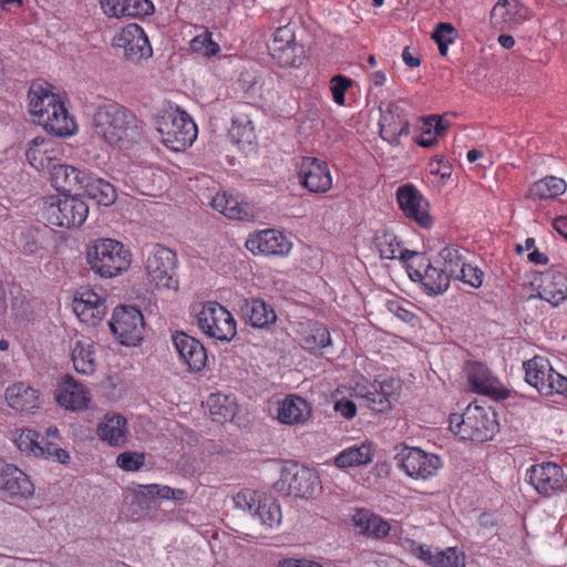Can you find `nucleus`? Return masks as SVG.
<instances>
[{"mask_svg": "<svg viewBox=\"0 0 567 567\" xmlns=\"http://www.w3.org/2000/svg\"><path fill=\"white\" fill-rule=\"evenodd\" d=\"M93 134L111 147L128 150L144 134L142 122L117 103H104L92 117Z\"/></svg>", "mask_w": 567, "mask_h": 567, "instance_id": "f257e3e1", "label": "nucleus"}, {"mask_svg": "<svg viewBox=\"0 0 567 567\" xmlns=\"http://www.w3.org/2000/svg\"><path fill=\"white\" fill-rule=\"evenodd\" d=\"M28 101L29 113L47 132L59 137H68L76 132L75 121L48 82H32L28 91Z\"/></svg>", "mask_w": 567, "mask_h": 567, "instance_id": "f03ea898", "label": "nucleus"}, {"mask_svg": "<svg viewBox=\"0 0 567 567\" xmlns=\"http://www.w3.org/2000/svg\"><path fill=\"white\" fill-rule=\"evenodd\" d=\"M159 142L173 152H184L197 138V126L193 118L179 107L165 110L155 118Z\"/></svg>", "mask_w": 567, "mask_h": 567, "instance_id": "7ed1b4c3", "label": "nucleus"}, {"mask_svg": "<svg viewBox=\"0 0 567 567\" xmlns=\"http://www.w3.org/2000/svg\"><path fill=\"white\" fill-rule=\"evenodd\" d=\"M86 262L96 276L113 278L130 267L131 254L122 243L101 238L87 247Z\"/></svg>", "mask_w": 567, "mask_h": 567, "instance_id": "20e7f679", "label": "nucleus"}, {"mask_svg": "<svg viewBox=\"0 0 567 567\" xmlns=\"http://www.w3.org/2000/svg\"><path fill=\"white\" fill-rule=\"evenodd\" d=\"M450 430L462 440L484 442L494 435L495 414L488 408L470 404L463 413L450 415Z\"/></svg>", "mask_w": 567, "mask_h": 567, "instance_id": "39448f33", "label": "nucleus"}, {"mask_svg": "<svg viewBox=\"0 0 567 567\" xmlns=\"http://www.w3.org/2000/svg\"><path fill=\"white\" fill-rule=\"evenodd\" d=\"M42 214L53 226L75 228L86 220L89 206L78 196L53 195L43 198Z\"/></svg>", "mask_w": 567, "mask_h": 567, "instance_id": "423d86ee", "label": "nucleus"}, {"mask_svg": "<svg viewBox=\"0 0 567 567\" xmlns=\"http://www.w3.org/2000/svg\"><path fill=\"white\" fill-rule=\"evenodd\" d=\"M176 254L162 245H155L148 251L145 259L147 279L158 290H173L178 288L176 275Z\"/></svg>", "mask_w": 567, "mask_h": 567, "instance_id": "0eeeda50", "label": "nucleus"}, {"mask_svg": "<svg viewBox=\"0 0 567 567\" xmlns=\"http://www.w3.org/2000/svg\"><path fill=\"white\" fill-rule=\"evenodd\" d=\"M320 487L319 475L316 471L298 463L286 464L274 488L281 495L310 497Z\"/></svg>", "mask_w": 567, "mask_h": 567, "instance_id": "6e6552de", "label": "nucleus"}, {"mask_svg": "<svg viewBox=\"0 0 567 567\" xmlns=\"http://www.w3.org/2000/svg\"><path fill=\"white\" fill-rule=\"evenodd\" d=\"M525 380L543 395H566L567 378L556 372L549 360L535 355L524 362Z\"/></svg>", "mask_w": 567, "mask_h": 567, "instance_id": "1a4fd4ad", "label": "nucleus"}, {"mask_svg": "<svg viewBox=\"0 0 567 567\" xmlns=\"http://www.w3.org/2000/svg\"><path fill=\"white\" fill-rule=\"evenodd\" d=\"M196 319L199 330L209 338L230 341L237 333L233 315L218 302L208 301L204 303Z\"/></svg>", "mask_w": 567, "mask_h": 567, "instance_id": "9d476101", "label": "nucleus"}, {"mask_svg": "<svg viewBox=\"0 0 567 567\" xmlns=\"http://www.w3.org/2000/svg\"><path fill=\"white\" fill-rule=\"evenodd\" d=\"M109 327L123 346L135 347L143 340L144 317L136 307H116L112 312Z\"/></svg>", "mask_w": 567, "mask_h": 567, "instance_id": "9b49d317", "label": "nucleus"}, {"mask_svg": "<svg viewBox=\"0 0 567 567\" xmlns=\"http://www.w3.org/2000/svg\"><path fill=\"white\" fill-rule=\"evenodd\" d=\"M394 458L398 466L412 478L426 480L443 466L436 454L426 453L419 447L401 446Z\"/></svg>", "mask_w": 567, "mask_h": 567, "instance_id": "f8f14e48", "label": "nucleus"}, {"mask_svg": "<svg viewBox=\"0 0 567 567\" xmlns=\"http://www.w3.org/2000/svg\"><path fill=\"white\" fill-rule=\"evenodd\" d=\"M526 481L539 495L545 497L556 495L567 486L564 470L554 462H542L528 467Z\"/></svg>", "mask_w": 567, "mask_h": 567, "instance_id": "ddd939ff", "label": "nucleus"}, {"mask_svg": "<svg viewBox=\"0 0 567 567\" xmlns=\"http://www.w3.org/2000/svg\"><path fill=\"white\" fill-rule=\"evenodd\" d=\"M113 43L116 48L122 49L125 59L133 63H141L153 55V49L146 33L136 23L124 27L114 37Z\"/></svg>", "mask_w": 567, "mask_h": 567, "instance_id": "4468645a", "label": "nucleus"}, {"mask_svg": "<svg viewBox=\"0 0 567 567\" xmlns=\"http://www.w3.org/2000/svg\"><path fill=\"white\" fill-rule=\"evenodd\" d=\"M72 308L81 322L96 326L106 315L105 297L93 288L82 287L73 296Z\"/></svg>", "mask_w": 567, "mask_h": 567, "instance_id": "2eb2a0df", "label": "nucleus"}, {"mask_svg": "<svg viewBox=\"0 0 567 567\" xmlns=\"http://www.w3.org/2000/svg\"><path fill=\"white\" fill-rule=\"evenodd\" d=\"M245 246L251 254L264 256H287L292 249L290 239L274 228L250 234Z\"/></svg>", "mask_w": 567, "mask_h": 567, "instance_id": "dca6fc26", "label": "nucleus"}, {"mask_svg": "<svg viewBox=\"0 0 567 567\" xmlns=\"http://www.w3.org/2000/svg\"><path fill=\"white\" fill-rule=\"evenodd\" d=\"M301 185L311 193H327L332 187V176L328 164L317 157H303L299 167Z\"/></svg>", "mask_w": 567, "mask_h": 567, "instance_id": "f3484780", "label": "nucleus"}, {"mask_svg": "<svg viewBox=\"0 0 567 567\" xmlns=\"http://www.w3.org/2000/svg\"><path fill=\"white\" fill-rule=\"evenodd\" d=\"M396 200L409 219L424 228L430 227L432 219L429 215V203L414 185L400 186L396 190Z\"/></svg>", "mask_w": 567, "mask_h": 567, "instance_id": "a211bd4d", "label": "nucleus"}, {"mask_svg": "<svg viewBox=\"0 0 567 567\" xmlns=\"http://www.w3.org/2000/svg\"><path fill=\"white\" fill-rule=\"evenodd\" d=\"M380 112L381 137L392 145H399L400 137L408 136L410 133V123L404 110L398 104L389 103L385 107H381Z\"/></svg>", "mask_w": 567, "mask_h": 567, "instance_id": "6ab92c4d", "label": "nucleus"}, {"mask_svg": "<svg viewBox=\"0 0 567 567\" xmlns=\"http://www.w3.org/2000/svg\"><path fill=\"white\" fill-rule=\"evenodd\" d=\"M24 154L27 162L35 171L49 172L60 158L61 152L54 141L37 136L27 143Z\"/></svg>", "mask_w": 567, "mask_h": 567, "instance_id": "aec40b11", "label": "nucleus"}, {"mask_svg": "<svg viewBox=\"0 0 567 567\" xmlns=\"http://www.w3.org/2000/svg\"><path fill=\"white\" fill-rule=\"evenodd\" d=\"M0 491L13 499H28L33 496L34 486L20 468L0 462Z\"/></svg>", "mask_w": 567, "mask_h": 567, "instance_id": "412c9836", "label": "nucleus"}, {"mask_svg": "<svg viewBox=\"0 0 567 567\" xmlns=\"http://www.w3.org/2000/svg\"><path fill=\"white\" fill-rule=\"evenodd\" d=\"M558 307L567 300V275L560 268H550L540 274L537 293L533 296Z\"/></svg>", "mask_w": 567, "mask_h": 567, "instance_id": "4be33fe9", "label": "nucleus"}, {"mask_svg": "<svg viewBox=\"0 0 567 567\" xmlns=\"http://www.w3.org/2000/svg\"><path fill=\"white\" fill-rule=\"evenodd\" d=\"M530 19V11L519 0H498L491 10L493 27L504 30L515 28Z\"/></svg>", "mask_w": 567, "mask_h": 567, "instance_id": "5701e85b", "label": "nucleus"}, {"mask_svg": "<svg viewBox=\"0 0 567 567\" xmlns=\"http://www.w3.org/2000/svg\"><path fill=\"white\" fill-rule=\"evenodd\" d=\"M172 341L179 359L189 371L197 372L205 367L206 349L197 339L184 332H176L172 336Z\"/></svg>", "mask_w": 567, "mask_h": 567, "instance_id": "b1692460", "label": "nucleus"}, {"mask_svg": "<svg viewBox=\"0 0 567 567\" xmlns=\"http://www.w3.org/2000/svg\"><path fill=\"white\" fill-rule=\"evenodd\" d=\"M311 405L301 396L289 394L277 402L276 417L287 425L305 424L311 416Z\"/></svg>", "mask_w": 567, "mask_h": 567, "instance_id": "393cba45", "label": "nucleus"}, {"mask_svg": "<svg viewBox=\"0 0 567 567\" xmlns=\"http://www.w3.org/2000/svg\"><path fill=\"white\" fill-rule=\"evenodd\" d=\"M56 401L66 410H83L90 402V393L73 377L66 375L56 391Z\"/></svg>", "mask_w": 567, "mask_h": 567, "instance_id": "a878e982", "label": "nucleus"}, {"mask_svg": "<svg viewBox=\"0 0 567 567\" xmlns=\"http://www.w3.org/2000/svg\"><path fill=\"white\" fill-rule=\"evenodd\" d=\"M4 400L9 408L18 412H30L40 406L39 391L23 382H16L4 391Z\"/></svg>", "mask_w": 567, "mask_h": 567, "instance_id": "bb28decb", "label": "nucleus"}, {"mask_svg": "<svg viewBox=\"0 0 567 567\" xmlns=\"http://www.w3.org/2000/svg\"><path fill=\"white\" fill-rule=\"evenodd\" d=\"M51 185L58 190L70 193L79 190L85 182L86 175L79 168L58 162L50 168Z\"/></svg>", "mask_w": 567, "mask_h": 567, "instance_id": "cd10ccee", "label": "nucleus"}, {"mask_svg": "<svg viewBox=\"0 0 567 567\" xmlns=\"http://www.w3.org/2000/svg\"><path fill=\"white\" fill-rule=\"evenodd\" d=\"M103 12L110 18H135L153 13L150 0H100Z\"/></svg>", "mask_w": 567, "mask_h": 567, "instance_id": "c85d7f7f", "label": "nucleus"}, {"mask_svg": "<svg viewBox=\"0 0 567 567\" xmlns=\"http://www.w3.org/2000/svg\"><path fill=\"white\" fill-rule=\"evenodd\" d=\"M352 524L360 534L377 539L386 537L391 530L388 520L364 508L355 511L352 515Z\"/></svg>", "mask_w": 567, "mask_h": 567, "instance_id": "c756f323", "label": "nucleus"}, {"mask_svg": "<svg viewBox=\"0 0 567 567\" xmlns=\"http://www.w3.org/2000/svg\"><path fill=\"white\" fill-rule=\"evenodd\" d=\"M212 207L229 219L252 220L255 217L254 207L226 193L216 194L210 202Z\"/></svg>", "mask_w": 567, "mask_h": 567, "instance_id": "7c9ffc66", "label": "nucleus"}, {"mask_svg": "<svg viewBox=\"0 0 567 567\" xmlns=\"http://www.w3.org/2000/svg\"><path fill=\"white\" fill-rule=\"evenodd\" d=\"M467 379L470 389L473 392L497 395L501 391L498 379L492 375L483 363L475 362L470 364L467 368Z\"/></svg>", "mask_w": 567, "mask_h": 567, "instance_id": "2f4dec72", "label": "nucleus"}, {"mask_svg": "<svg viewBox=\"0 0 567 567\" xmlns=\"http://www.w3.org/2000/svg\"><path fill=\"white\" fill-rule=\"evenodd\" d=\"M126 424L121 414H106L97 425V436L111 446H122L126 441Z\"/></svg>", "mask_w": 567, "mask_h": 567, "instance_id": "473e14b6", "label": "nucleus"}, {"mask_svg": "<svg viewBox=\"0 0 567 567\" xmlns=\"http://www.w3.org/2000/svg\"><path fill=\"white\" fill-rule=\"evenodd\" d=\"M375 248L382 259L393 260L399 258L406 262L412 257L416 256V252L402 249L401 245L394 234L388 231H380L374 237Z\"/></svg>", "mask_w": 567, "mask_h": 567, "instance_id": "72a5a7b5", "label": "nucleus"}, {"mask_svg": "<svg viewBox=\"0 0 567 567\" xmlns=\"http://www.w3.org/2000/svg\"><path fill=\"white\" fill-rule=\"evenodd\" d=\"M352 390L354 395L363 399L367 405L373 411L385 412L391 408L389 399L381 393L378 385L364 378L355 381Z\"/></svg>", "mask_w": 567, "mask_h": 567, "instance_id": "f704fd0d", "label": "nucleus"}, {"mask_svg": "<svg viewBox=\"0 0 567 567\" xmlns=\"http://www.w3.org/2000/svg\"><path fill=\"white\" fill-rule=\"evenodd\" d=\"M374 452L370 443L352 445L342 450L334 458V464L339 468L362 466L372 461Z\"/></svg>", "mask_w": 567, "mask_h": 567, "instance_id": "c9c22d12", "label": "nucleus"}, {"mask_svg": "<svg viewBox=\"0 0 567 567\" xmlns=\"http://www.w3.org/2000/svg\"><path fill=\"white\" fill-rule=\"evenodd\" d=\"M331 343L329 330L321 323H308L300 337L301 347L309 352H319Z\"/></svg>", "mask_w": 567, "mask_h": 567, "instance_id": "e433bc0d", "label": "nucleus"}, {"mask_svg": "<svg viewBox=\"0 0 567 567\" xmlns=\"http://www.w3.org/2000/svg\"><path fill=\"white\" fill-rule=\"evenodd\" d=\"M81 188L97 205L111 206L116 199L114 186L102 178L86 177Z\"/></svg>", "mask_w": 567, "mask_h": 567, "instance_id": "4c0bfd02", "label": "nucleus"}, {"mask_svg": "<svg viewBox=\"0 0 567 567\" xmlns=\"http://www.w3.org/2000/svg\"><path fill=\"white\" fill-rule=\"evenodd\" d=\"M72 362L78 373L92 375L96 370L93 344L87 341H76L72 348Z\"/></svg>", "mask_w": 567, "mask_h": 567, "instance_id": "58836bf2", "label": "nucleus"}, {"mask_svg": "<svg viewBox=\"0 0 567 567\" xmlns=\"http://www.w3.org/2000/svg\"><path fill=\"white\" fill-rule=\"evenodd\" d=\"M295 44V31L290 24H286L277 28L272 34L271 41L268 43V50L270 54L279 60L284 59V55L288 54L287 59L282 62L288 63L289 53L292 52Z\"/></svg>", "mask_w": 567, "mask_h": 567, "instance_id": "ea45409f", "label": "nucleus"}, {"mask_svg": "<svg viewBox=\"0 0 567 567\" xmlns=\"http://www.w3.org/2000/svg\"><path fill=\"white\" fill-rule=\"evenodd\" d=\"M252 515L259 519L260 524L268 528L279 526L282 518L278 502L274 497L262 494L256 504Z\"/></svg>", "mask_w": 567, "mask_h": 567, "instance_id": "a19ab883", "label": "nucleus"}, {"mask_svg": "<svg viewBox=\"0 0 567 567\" xmlns=\"http://www.w3.org/2000/svg\"><path fill=\"white\" fill-rule=\"evenodd\" d=\"M567 185L563 178L546 176L535 182L529 188V196L534 199H555L566 192Z\"/></svg>", "mask_w": 567, "mask_h": 567, "instance_id": "79ce46f5", "label": "nucleus"}, {"mask_svg": "<svg viewBox=\"0 0 567 567\" xmlns=\"http://www.w3.org/2000/svg\"><path fill=\"white\" fill-rule=\"evenodd\" d=\"M451 277L441 268L426 262L424 265L423 287L431 296H437L447 290Z\"/></svg>", "mask_w": 567, "mask_h": 567, "instance_id": "37998d69", "label": "nucleus"}, {"mask_svg": "<svg viewBox=\"0 0 567 567\" xmlns=\"http://www.w3.org/2000/svg\"><path fill=\"white\" fill-rule=\"evenodd\" d=\"M246 316L250 323L257 328L267 327L276 321L275 310L260 299H252L246 303Z\"/></svg>", "mask_w": 567, "mask_h": 567, "instance_id": "c03bdc74", "label": "nucleus"}, {"mask_svg": "<svg viewBox=\"0 0 567 567\" xmlns=\"http://www.w3.org/2000/svg\"><path fill=\"white\" fill-rule=\"evenodd\" d=\"M464 252H466V250L461 249L458 246L451 245L444 247L439 254V259L442 264L441 268L452 279H454L455 276L461 272V269L466 265Z\"/></svg>", "mask_w": 567, "mask_h": 567, "instance_id": "a18cd8bd", "label": "nucleus"}, {"mask_svg": "<svg viewBox=\"0 0 567 567\" xmlns=\"http://www.w3.org/2000/svg\"><path fill=\"white\" fill-rule=\"evenodd\" d=\"M229 135L231 141L239 146L250 145L256 138L252 123L246 116H238L233 120Z\"/></svg>", "mask_w": 567, "mask_h": 567, "instance_id": "49530a36", "label": "nucleus"}, {"mask_svg": "<svg viewBox=\"0 0 567 567\" xmlns=\"http://www.w3.org/2000/svg\"><path fill=\"white\" fill-rule=\"evenodd\" d=\"M446 127L442 123V118L437 115H432L424 120L421 125V134L417 138V144L422 147L433 146L437 137L443 135Z\"/></svg>", "mask_w": 567, "mask_h": 567, "instance_id": "de8ad7c7", "label": "nucleus"}, {"mask_svg": "<svg viewBox=\"0 0 567 567\" xmlns=\"http://www.w3.org/2000/svg\"><path fill=\"white\" fill-rule=\"evenodd\" d=\"M189 50L203 58H212L220 51V47L213 40L212 33L205 30L193 38L189 42Z\"/></svg>", "mask_w": 567, "mask_h": 567, "instance_id": "09e8293b", "label": "nucleus"}, {"mask_svg": "<svg viewBox=\"0 0 567 567\" xmlns=\"http://www.w3.org/2000/svg\"><path fill=\"white\" fill-rule=\"evenodd\" d=\"M227 401L228 399L220 394H212L209 396L207 404L214 421L224 423L233 420L235 416V408L231 404L225 405L223 403Z\"/></svg>", "mask_w": 567, "mask_h": 567, "instance_id": "8fccbe9b", "label": "nucleus"}, {"mask_svg": "<svg viewBox=\"0 0 567 567\" xmlns=\"http://www.w3.org/2000/svg\"><path fill=\"white\" fill-rule=\"evenodd\" d=\"M465 556L456 547H447L443 550L435 549V560L433 567H463Z\"/></svg>", "mask_w": 567, "mask_h": 567, "instance_id": "3c124183", "label": "nucleus"}, {"mask_svg": "<svg viewBox=\"0 0 567 567\" xmlns=\"http://www.w3.org/2000/svg\"><path fill=\"white\" fill-rule=\"evenodd\" d=\"M14 442L22 452L32 455L42 454L39 433L34 430L24 429L19 431L14 436Z\"/></svg>", "mask_w": 567, "mask_h": 567, "instance_id": "603ef678", "label": "nucleus"}, {"mask_svg": "<svg viewBox=\"0 0 567 567\" xmlns=\"http://www.w3.org/2000/svg\"><path fill=\"white\" fill-rule=\"evenodd\" d=\"M146 494L152 497H158L162 499L172 501H184L187 497V492L182 488H173L167 485L159 484H147L142 486Z\"/></svg>", "mask_w": 567, "mask_h": 567, "instance_id": "864d4df0", "label": "nucleus"}, {"mask_svg": "<svg viewBox=\"0 0 567 567\" xmlns=\"http://www.w3.org/2000/svg\"><path fill=\"white\" fill-rule=\"evenodd\" d=\"M145 463L144 453L123 452L116 457V465L126 472L138 471Z\"/></svg>", "mask_w": 567, "mask_h": 567, "instance_id": "5fc2aeb1", "label": "nucleus"}, {"mask_svg": "<svg viewBox=\"0 0 567 567\" xmlns=\"http://www.w3.org/2000/svg\"><path fill=\"white\" fill-rule=\"evenodd\" d=\"M352 83V80L344 75L338 74L332 76L330 80V91L334 103L338 105H344L346 91L351 87Z\"/></svg>", "mask_w": 567, "mask_h": 567, "instance_id": "6e6d98bb", "label": "nucleus"}, {"mask_svg": "<svg viewBox=\"0 0 567 567\" xmlns=\"http://www.w3.org/2000/svg\"><path fill=\"white\" fill-rule=\"evenodd\" d=\"M483 278L484 272L481 268L466 262L465 267L461 269V272L454 279L461 280L472 288H480L483 284Z\"/></svg>", "mask_w": 567, "mask_h": 567, "instance_id": "4d7b16f0", "label": "nucleus"}, {"mask_svg": "<svg viewBox=\"0 0 567 567\" xmlns=\"http://www.w3.org/2000/svg\"><path fill=\"white\" fill-rule=\"evenodd\" d=\"M260 495L261 494L257 493L256 491L245 489L237 493L233 501L237 508L247 511L252 514Z\"/></svg>", "mask_w": 567, "mask_h": 567, "instance_id": "13d9d810", "label": "nucleus"}, {"mask_svg": "<svg viewBox=\"0 0 567 567\" xmlns=\"http://www.w3.org/2000/svg\"><path fill=\"white\" fill-rule=\"evenodd\" d=\"M405 300L399 299H390L385 302V307L391 313L395 315L403 322L412 323L415 316L405 307Z\"/></svg>", "mask_w": 567, "mask_h": 567, "instance_id": "bf43d9fd", "label": "nucleus"}, {"mask_svg": "<svg viewBox=\"0 0 567 567\" xmlns=\"http://www.w3.org/2000/svg\"><path fill=\"white\" fill-rule=\"evenodd\" d=\"M373 383H375L378 385L381 393L386 399H389L390 403L392 400L396 399V396L399 394V390H400L399 381H396L393 378H389V379H384L382 381H374Z\"/></svg>", "mask_w": 567, "mask_h": 567, "instance_id": "052dcab7", "label": "nucleus"}, {"mask_svg": "<svg viewBox=\"0 0 567 567\" xmlns=\"http://www.w3.org/2000/svg\"><path fill=\"white\" fill-rule=\"evenodd\" d=\"M411 551L424 563L433 566V561L435 560V549L433 550L425 544L412 543Z\"/></svg>", "mask_w": 567, "mask_h": 567, "instance_id": "680f3d73", "label": "nucleus"}, {"mask_svg": "<svg viewBox=\"0 0 567 567\" xmlns=\"http://www.w3.org/2000/svg\"><path fill=\"white\" fill-rule=\"evenodd\" d=\"M411 551L424 563L433 566V561L435 560V549L433 550L425 544L412 543Z\"/></svg>", "mask_w": 567, "mask_h": 567, "instance_id": "e2e57ef3", "label": "nucleus"}, {"mask_svg": "<svg viewBox=\"0 0 567 567\" xmlns=\"http://www.w3.org/2000/svg\"><path fill=\"white\" fill-rule=\"evenodd\" d=\"M454 28L450 23H439L433 32L435 42H453Z\"/></svg>", "mask_w": 567, "mask_h": 567, "instance_id": "0e129e2a", "label": "nucleus"}, {"mask_svg": "<svg viewBox=\"0 0 567 567\" xmlns=\"http://www.w3.org/2000/svg\"><path fill=\"white\" fill-rule=\"evenodd\" d=\"M334 411L346 419H352L357 413L355 404L350 400H340L334 403Z\"/></svg>", "mask_w": 567, "mask_h": 567, "instance_id": "69168bd1", "label": "nucleus"}, {"mask_svg": "<svg viewBox=\"0 0 567 567\" xmlns=\"http://www.w3.org/2000/svg\"><path fill=\"white\" fill-rule=\"evenodd\" d=\"M277 567H320V565L307 559L289 558L280 561Z\"/></svg>", "mask_w": 567, "mask_h": 567, "instance_id": "338daca9", "label": "nucleus"}, {"mask_svg": "<svg viewBox=\"0 0 567 567\" xmlns=\"http://www.w3.org/2000/svg\"><path fill=\"white\" fill-rule=\"evenodd\" d=\"M23 7L22 0H0V8L6 12L16 13Z\"/></svg>", "mask_w": 567, "mask_h": 567, "instance_id": "774afa93", "label": "nucleus"}]
</instances>
